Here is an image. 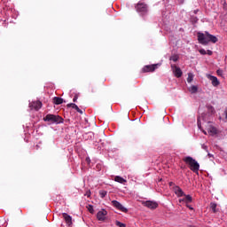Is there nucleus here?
I'll list each match as a JSON object with an SVG mask.
<instances>
[{"label": "nucleus", "mask_w": 227, "mask_h": 227, "mask_svg": "<svg viewBox=\"0 0 227 227\" xmlns=\"http://www.w3.org/2000/svg\"><path fill=\"white\" fill-rule=\"evenodd\" d=\"M207 78L211 81V84L212 86H214L215 88H217V86H219V84H221V82H219V79H217L216 76H214L212 74H207Z\"/></svg>", "instance_id": "9"}, {"label": "nucleus", "mask_w": 227, "mask_h": 227, "mask_svg": "<svg viewBox=\"0 0 227 227\" xmlns=\"http://www.w3.org/2000/svg\"><path fill=\"white\" fill-rule=\"evenodd\" d=\"M63 103V98H59V97H54L53 98V104H55L56 106H59Z\"/></svg>", "instance_id": "16"}, {"label": "nucleus", "mask_w": 227, "mask_h": 227, "mask_svg": "<svg viewBox=\"0 0 227 227\" xmlns=\"http://www.w3.org/2000/svg\"><path fill=\"white\" fill-rule=\"evenodd\" d=\"M206 52H207V54H208V56H212V54H213L212 51H210V50H207Z\"/></svg>", "instance_id": "31"}, {"label": "nucleus", "mask_w": 227, "mask_h": 227, "mask_svg": "<svg viewBox=\"0 0 227 227\" xmlns=\"http://www.w3.org/2000/svg\"><path fill=\"white\" fill-rule=\"evenodd\" d=\"M62 215H63L67 224H68V226H70V224H72V216H70L67 213H63Z\"/></svg>", "instance_id": "13"}, {"label": "nucleus", "mask_w": 227, "mask_h": 227, "mask_svg": "<svg viewBox=\"0 0 227 227\" xmlns=\"http://www.w3.org/2000/svg\"><path fill=\"white\" fill-rule=\"evenodd\" d=\"M142 205H144V207H146L147 208H150L151 210H155V208L159 207V204L156 201L153 200L144 201L142 202Z\"/></svg>", "instance_id": "6"}, {"label": "nucleus", "mask_w": 227, "mask_h": 227, "mask_svg": "<svg viewBox=\"0 0 227 227\" xmlns=\"http://www.w3.org/2000/svg\"><path fill=\"white\" fill-rule=\"evenodd\" d=\"M136 10L141 15H145L148 12V5L143 2H138V4L136 5Z\"/></svg>", "instance_id": "4"}, {"label": "nucleus", "mask_w": 227, "mask_h": 227, "mask_svg": "<svg viewBox=\"0 0 227 227\" xmlns=\"http://www.w3.org/2000/svg\"><path fill=\"white\" fill-rule=\"evenodd\" d=\"M201 148L202 150H205V152H208V146L205 145V144L201 145Z\"/></svg>", "instance_id": "29"}, {"label": "nucleus", "mask_w": 227, "mask_h": 227, "mask_svg": "<svg viewBox=\"0 0 227 227\" xmlns=\"http://www.w3.org/2000/svg\"><path fill=\"white\" fill-rule=\"evenodd\" d=\"M207 157H209V159H210V158L214 157V154L208 153H207Z\"/></svg>", "instance_id": "32"}, {"label": "nucleus", "mask_w": 227, "mask_h": 227, "mask_svg": "<svg viewBox=\"0 0 227 227\" xmlns=\"http://www.w3.org/2000/svg\"><path fill=\"white\" fill-rule=\"evenodd\" d=\"M171 68L173 70V74H174L175 77L179 78L183 74L182 69H180V67H178L175 65H172Z\"/></svg>", "instance_id": "10"}, {"label": "nucleus", "mask_w": 227, "mask_h": 227, "mask_svg": "<svg viewBox=\"0 0 227 227\" xmlns=\"http://www.w3.org/2000/svg\"><path fill=\"white\" fill-rule=\"evenodd\" d=\"M210 208L214 214L219 211V209H217V204L215 202L210 203Z\"/></svg>", "instance_id": "17"}, {"label": "nucleus", "mask_w": 227, "mask_h": 227, "mask_svg": "<svg viewBox=\"0 0 227 227\" xmlns=\"http://www.w3.org/2000/svg\"><path fill=\"white\" fill-rule=\"evenodd\" d=\"M114 182H118V184H127V180L120 176H116L114 177Z\"/></svg>", "instance_id": "14"}, {"label": "nucleus", "mask_w": 227, "mask_h": 227, "mask_svg": "<svg viewBox=\"0 0 227 227\" xmlns=\"http://www.w3.org/2000/svg\"><path fill=\"white\" fill-rule=\"evenodd\" d=\"M116 226H119V227H126V225L121 222H116Z\"/></svg>", "instance_id": "28"}, {"label": "nucleus", "mask_w": 227, "mask_h": 227, "mask_svg": "<svg viewBox=\"0 0 227 227\" xmlns=\"http://www.w3.org/2000/svg\"><path fill=\"white\" fill-rule=\"evenodd\" d=\"M200 54H201L202 56H205V54H207V51H205V49H200L199 50Z\"/></svg>", "instance_id": "27"}, {"label": "nucleus", "mask_w": 227, "mask_h": 227, "mask_svg": "<svg viewBox=\"0 0 227 227\" xmlns=\"http://www.w3.org/2000/svg\"><path fill=\"white\" fill-rule=\"evenodd\" d=\"M201 120H205V118L203 117V115L199 116L198 121H197V125H198V128H199L200 129H201Z\"/></svg>", "instance_id": "20"}, {"label": "nucleus", "mask_w": 227, "mask_h": 227, "mask_svg": "<svg viewBox=\"0 0 227 227\" xmlns=\"http://www.w3.org/2000/svg\"><path fill=\"white\" fill-rule=\"evenodd\" d=\"M42 101L37 100V101H32L29 103L28 107L33 110L35 109V111H39V109H42Z\"/></svg>", "instance_id": "7"}, {"label": "nucleus", "mask_w": 227, "mask_h": 227, "mask_svg": "<svg viewBox=\"0 0 227 227\" xmlns=\"http://www.w3.org/2000/svg\"><path fill=\"white\" fill-rule=\"evenodd\" d=\"M208 132L212 134V136H215V134H217V129H215V127H210L208 129Z\"/></svg>", "instance_id": "21"}, {"label": "nucleus", "mask_w": 227, "mask_h": 227, "mask_svg": "<svg viewBox=\"0 0 227 227\" xmlns=\"http://www.w3.org/2000/svg\"><path fill=\"white\" fill-rule=\"evenodd\" d=\"M73 102H77V96H74V97Z\"/></svg>", "instance_id": "33"}, {"label": "nucleus", "mask_w": 227, "mask_h": 227, "mask_svg": "<svg viewBox=\"0 0 227 227\" xmlns=\"http://www.w3.org/2000/svg\"><path fill=\"white\" fill-rule=\"evenodd\" d=\"M178 59H179L178 55H172L170 57V61H174V63H176V61H178Z\"/></svg>", "instance_id": "24"}, {"label": "nucleus", "mask_w": 227, "mask_h": 227, "mask_svg": "<svg viewBox=\"0 0 227 227\" xmlns=\"http://www.w3.org/2000/svg\"><path fill=\"white\" fill-rule=\"evenodd\" d=\"M184 162L189 166L191 171L193 173H198L200 171V163L197 162L196 160H194L191 156H186L183 159Z\"/></svg>", "instance_id": "2"}, {"label": "nucleus", "mask_w": 227, "mask_h": 227, "mask_svg": "<svg viewBox=\"0 0 227 227\" xmlns=\"http://www.w3.org/2000/svg\"><path fill=\"white\" fill-rule=\"evenodd\" d=\"M97 219L98 221H101L102 223H104V221L107 219V210L101 209L100 211H98L97 213Z\"/></svg>", "instance_id": "8"}, {"label": "nucleus", "mask_w": 227, "mask_h": 227, "mask_svg": "<svg viewBox=\"0 0 227 227\" xmlns=\"http://www.w3.org/2000/svg\"><path fill=\"white\" fill-rule=\"evenodd\" d=\"M157 69V65L145 66L143 67V72H155Z\"/></svg>", "instance_id": "11"}, {"label": "nucleus", "mask_w": 227, "mask_h": 227, "mask_svg": "<svg viewBox=\"0 0 227 227\" xmlns=\"http://www.w3.org/2000/svg\"><path fill=\"white\" fill-rule=\"evenodd\" d=\"M184 203H192V197L191 195H184Z\"/></svg>", "instance_id": "19"}, {"label": "nucleus", "mask_w": 227, "mask_h": 227, "mask_svg": "<svg viewBox=\"0 0 227 227\" xmlns=\"http://www.w3.org/2000/svg\"><path fill=\"white\" fill-rule=\"evenodd\" d=\"M217 74L219 75L221 74V70H217Z\"/></svg>", "instance_id": "37"}, {"label": "nucleus", "mask_w": 227, "mask_h": 227, "mask_svg": "<svg viewBox=\"0 0 227 227\" xmlns=\"http://www.w3.org/2000/svg\"><path fill=\"white\" fill-rule=\"evenodd\" d=\"M203 133H204L205 135H207V131L203 130Z\"/></svg>", "instance_id": "38"}, {"label": "nucleus", "mask_w": 227, "mask_h": 227, "mask_svg": "<svg viewBox=\"0 0 227 227\" xmlns=\"http://www.w3.org/2000/svg\"><path fill=\"white\" fill-rule=\"evenodd\" d=\"M175 194L177 196V198H182V196H185V192H184V190H182L180 186H176Z\"/></svg>", "instance_id": "12"}, {"label": "nucleus", "mask_w": 227, "mask_h": 227, "mask_svg": "<svg viewBox=\"0 0 227 227\" xmlns=\"http://www.w3.org/2000/svg\"><path fill=\"white\" fill-rule=\"evenodd\" d=\"M43 120L44 121H49L50 123H63V118L55 114H47Z\"/></svg>", "instance_id": "3"}, {"label": "nucleus", "mask_w": 227, "mask_h": 227, "mask_svg": "<svg viewBox=\"0 0 227 227\" xmlns=\"http://www.w3.org/2000/svg\"><path fill=\"white\" fill-rule=\"evenodd\" d=\"M84 196H87V198H90L91 196V192H87Z\"/></svg>", "instance_id": "30"}, {"label": "nucleus", "mask_w": 227, "mask_h": 227, "mask_svg": "<svg viewBox=\"0 0 227 227\" xmlns=\"http://www.w3.org/2000/svg\"><path fill=\"white\" fill-rule=\"evenodd\" d=\"M112 205L117 210H120L121 212H124V214H127V212H129V209H127V207H123V205H121V203L118 202V200H112Z\"/></svg>", "instance_id": "5"}, {"label": "nucleus", "mask_w": 227, "mask_h": 227, "mask_svg": "<svg viewBox=\"0 0 227 227\" xmlns=\"http://www.w3.org/2000/svg\"><path fill=\"white\" fill-rule=\"evenodd\" d=\"M186 207L190 209V210H194V208L189 205H186Z\"/></svg>", "instance_id": "35"}, {"label": "nucleus", "mask_w": 227, "mask_h": 227, "mask_svg": "<svg viewBox=\"0 0 227 227\" xmlns=\"http://www.w3.org/2000/svg\"><path fill=\"white\" fill-rule=\"evenodd\" d=\"M179 203H184V199H179Z\"/></svg>", "instance_id": "34"}, {"label": "nucleus", "mask_w": 227, "mask_h": 227, "mask_svg": "<svg viewBox=\"0 0 227 227\" xmlns=\"http://www.w3.org/2000/svg\"><path fill=\"white\" fill-rule=\"evenodd\" d=\"M99 196H100V198H106V196H107V192L101 190L99 192Z\"/></svg>", "instance_id": "25"}, {"label": "nucleus", "mask_w": 227, "mask_h": 227, "mask_svg": "<svg viewBox=\"0 0 227 227\" xmlns=\"http://www.w3.org/2000/svg\"><path fill=\"white\" fill-rule=\"evenodd\" d=\"M193 79H194V74H192V73H189L187 77V82L189 83L192 82Z\"/></svg>", "instance_id": "22"}, {"label": "nucleus", "mask_w": 227, "mask_h": 227, "mask_svg": "<svg viewBox=\"0 0 227 227\" xmlns=\"http://www.w3.org/2000/svg\"><path fill=\"white\" fill-rule=\"evenodd\" d=\"M67 107H72L73 109H75V111H77V113H80L81 114H82V111L81 109H79V106H77V105H75L74 103L68 104Z\"/></svg>", "instance_id": "15"}, {"label": "nucleus", "mask_w": 227, "mask_h": 227, "mask_svg": "<svg viewBox=\"0 0 227 227\" xmlns=\"http://www.w3.org/2000/svg\"><path fill=\"white\" fill-rule=\"evenodd\" d=\"M198 12H199L198 10H195V11L193 12V13L196 14V13H198Z\"/></svg>", "instance_id": "36"}, {"label": "nucleus", "mask_w": 227, "mask_h": 227, "mask_svg": "<svg viewBox=\"0 0 227 227\" xmlns=\"http://www.w3.org/2000/svg\"><path fill=\"white\" fill-rule=\"evenodd\" d=\"M197 35H198V42L201 45H208L210 42L212 43H217L218 39L215 37V35H213L207 31L205 33L199 32Z\"/></svg>", "instance_id": "1"}, {"label": "nucleus", "mask_w": 227, "mask_h": 227, "mask_svg": "<svg viewBox=\"0 0 227 227\" xmlns=\"http://www.w3.org/2000/svg\"><path fill=\"white\" fill-rule=\"evenodd\" d=\"M88 210L90 214H93L95 212V209L93 208V207L91 205H89Z\"/></svg>", "instance_id": "26"}, {"label": "nucleus", "mask_w": 227, "mask_h": 227, "mask_svg": "<svg viewBox=\"0 0 227 227\" xmlns=\"http://www.w3.org/2000/svg\"><path fill=\"white\" fill-rule=\"evenodd\" d=\"M207 109L208 113H210L211 114H214V113H215V109L214 108V106H212L210 105L207 106Z\"/></svg>", "instance_id": "23"}, {"label": "nucleus", "mask_w": 227, "mask_h": 227, "mask_svg": "<svg viewBox=\"0 0 227 227\" xmlns=\"http://www.w3.org/2000/svg\"><path fill=\"white\" fill-rule=\"evenodd\" d=\"M188 90H189L190 93H192V94L198 93V86H196V85H192L191 87H189Z\"/></svg>", "instance_id": "18"}]
</instances>
